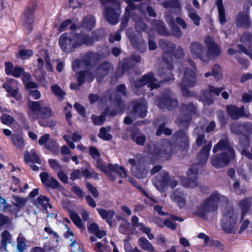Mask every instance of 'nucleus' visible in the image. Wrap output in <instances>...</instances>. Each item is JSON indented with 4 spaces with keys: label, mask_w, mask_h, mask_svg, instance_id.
I'll list each match as a JSON object with an SVG mask.
<instances>
[{
    "label": "nucleus",
    "mask_w": 252,
    "mask_h": 252,
    "mask_svg": "<svg viewBox=\"0 0 252 252\" xmlns=\"http://www.w3.org/2000/svg\"><path fill=\"white\" fill-rule=\"evenodd\" d=\"M204 43L207 48L205 53V63H208L211 60L217 59L220 55V47L215 43L212 37L207 36L205 39Z\"/></svg>",
    "instance_id": "6e6552de"
},
{
    "label": "nucleus",
    "mask_w": 252,
    "mask_h": 252,
    "mask_svg": "<svg viewBox=\"0 0 252 252\" xmlns=\"http://www.w3.org/2000/svg\"><path fill=\"white\" fill-rule=\"evenodd\" d=\"M211 149V143L209 142L206 145H204L198 154L196 159L197 163L199 164L206 163L209 156V152Z\"/></svg>",
    "instance_id": "bb28decb"
},
{
    "label": "nucleus",
    "mask_w": 252,
    "mask_h": 252,
    "mask_svg": "<svg viewBox=\"0 0 252 252\" xmlns=\"http://www.w3.org/2000/svg\"><path fill=\"white\" fill-rule=\"evenodd\" d=\"M240 145L244 148H247L250 145L249 138L245 135H242L239 140Z\"/></svg>",
    "instance_id": "338daca9"
},
{
    "label": "nucleus",
    "mask_w": 252,
    "mask_h": 252,
    "mask_svg": "<svg viewBox=\"0 0 252 252\" xmlns=\"http://www.w3.org/2000/svg\"><path fill=\"white\" fill-rule=\"evenodd\" d=\"M222 202L227 203V198L217 192H213L198 207L196 214L200 217H204L207 213L216 211L219 202Z\"/></svg>",
    "instance_id": "7ed1b4c3"
},
{
    "label": "nucleus",
    "mask_w": 252,
    "mask_h": 252,
    "mask_svg": "<svg viewBox=\"0 0 252 252\" xmlns=\"http://www.w3.org/2000/svg\"><path fill=\"white\" fill-rule=\"evenodd\" d=\"M103 7L104 19L111 25L119 22L121 14V3L118 0H99Z\"/></svg>",
    "instance_id": "f03ea898"
},
{
    "label": "nucleus",
    "mask_w": 252,
    "mask_h": 252,
    "mask_svg": "<svg viewBox=\"0 0 252 252\" xmlns=\"http://www.w3.org/2000/svg\"><path fill=\"white\" fill-rule=\"evenodd\" d=\"M44 105L43 100L38 101H33L29 100L28 102V107L32 112H39L41 109L42 107Z\"/></svg>",
    "instance_id": "a18cd8bd"
},
{
    "label": "nucleus",
    "mask_w": 252,
    "mask_h": 252,
    "mask_svg": "<svg viewBox=\"0 0 252 252\" xmlns=\"http://www.w3.org/2000/svg\"><path fill=\"white\" fill-rule=\"evenodd\" d=\"M96 210L101 217L103 219L106 220L110 226L112 227L113 226V224L111 220L115 215V212L112 210H107L100 208H97Z\"/></svg>",
    "instance_id": "c756f323"
},
{
    "label": "nucleus",
    "mask_w": 252,
    "mask_h": 252,
    "mask_svg": "<svg viewBox=\"0 0 252 252\" xmlns=\"http://www.w3.org/2000/svg\"><path fill=\"white\" fill-rule=\"evenodd\" d=\"M113 70V66L110 63L103 62L100 63L94 70L95 77L97 80H100L105 76L108 75Z\"/></svg>",
    "instance_id": "4be33fe9"
},
{
    "label": "nucleus",
    "mask_w": 252,
    "mask_h": 252,
    "mask_svg": "<svg viewBox=\"0 0 252 252\" xmlns=\"http://www.w3.org/2000/svg\"><path fill=\"white\" fill-rule=\"evenodd\" d=\"M1 238L2 244L4 247V250H6L7 244L11 243V235L8 230H4L2 233Z\"/></svg>",
    "instance_id": "5fc2aeb1"
},
{
    "label": "nucleus",
    "mask_w": 252,
    "mask_h": 252,
    "mask_svg": "<svg viewBox=\"0 0 252 252\" xmlns=\"http://www.w3.org/2000/svg\"><path fill=\"white\" fill-rule=\"evenodd\" d=\"M36 9V5H32L28 7L24 14V27L28 32H30L32 29V24L34 22L33 13Z\"/></svg>",
    "instance_id": "6ab92c4d"
},
{
    "label": "nucleus",
    "mask_w": 252,
    "mask_h": 252,
    "mask_svg": "<svg viewBox=\"0 0 252 252\" xmlns=\"http://www.w3.org/2000/svg\"><path fill=\"white\" fill-rule=\"evenodd\" d=\"M173 140L176 146L181 150L186 149L189 145V139L185 130L177 131L172 135Z\"/></svg>",
    "instance_id": "f3484780"
},
{
    "label": "nucleus",
    "mask_w": 252,
    "mask_h": 252,
    "mask_svg": "<svg viewBox=\"0 0 252 252\" xmlns=\"http://www.w3.org/2000/svg\"><path fill=\"white\" fill-rule=\"evenodd\" d=\"M172 200L179 206L180 208H182L186 205V199L185 198L183 193L175 190L171 195Z\"/></svg>",
    "instance_id": "7c9ffc66"
},
{
    "label": "nucleus",
    "mask_w": 252,
    "mask_h": 252,
    "mask_svg": "<svg viewBox=\"0 0 252 252\" xmlns=\"http://www.w3.org/2000/svg\"><path fill=\"white\" fill-rule=\"evenodd\" d=\"M189 7L190 8L188 9V15L193 21L194 24L196 26H199L201 17L197 14L196 10L191 5H189Z\"/></svg>",
    "instance_id": "c03bdc74"
},
{
    "label": "nucleus",
    "mask_w": 252,
    "mask_h": 252,
    "mask_svg": "<svg viewBox=\"0 0 252 252\" xmlns=\"http://www.w3.org/2000/svg\"><path fill=\"white\" fill-rule=\"evenodd\" d=\"M3 88L8 93V96H11L15 98L17 100H20L21 99V95L18 93V90L13 89L9 84L4 83L3 85Z\"/></svg>",
    "instance_id": "ea45409f"
},
{
    "label": "nucleus",
    "mask_w": 252,
    "mask_h": 252,
    "mask_svg": "<svg viewBox=\"0 0 252 252\" xmlns=\"http://www.w3.org/2000/svg\"><path fill=\"white\" fill-rule=\"evenodd\" d=\"M99 55L97 53L88 52L81 57L82 65L85 68H93L99 62Z\"/></svg>",
    "instance_id": "a211bd4d"
},
{
    "label": "nucleus",
    "mask_w": 252,
    "mask_h": 252,
    "mask_svg": "<svg viewBox=\"0 0 252 252\" xmlns=\"http://www.w3.org/2000/svg\"><path fill=\"white\" fill-rule=\"evenodd\" d=\"M78 38V34L65 33L60 36L59 43L63 52H72L76 47L80 46Z\"/></svg>",
    "instance_id": "423d86ee"
},
{
    "label": "nucleus",
    "mask_w": 252,
    "mask_h": 252,
    "mask_svg": "<svg viewBox=\"0 0 252 252\" xmlns=\"http://www.w3.org/2000/svg\"><path fill=\"white\" fill-rule=\"evenodd\" d=\"M141 62V57L139 55H132L131 57L124 59L120 64L123 68L128 70L134 66L136 63Z\"/></svg>",
    "instance_id": "393cba45"
},
{
    "label": "nucleus",
    "mask_w": 252,
    "mask_h": 252,
    "mask_svg": "<svg viewBox=\"0 0 252 252\" xmlns=\"http://www.w3.org/2000/svg\"><path fill=\"white\" fill-rule=\"evenodd\" d=\"M153 153L167 158L172 154L171 147L168 140L159 141L154 146Z\"/></svg>",
    "instance_id": "2eb2a0df"
},
{
    "label": "nucleus",
    "mask_w": 252,
    "mask_h": 252,
    "mask_svg": "<svg viewBox=\"0 0 252 252\" xmlns=\"http://www.w3.org/2000/svg\"><path fill=\"white\" fill-rule=\"evenodd\" d=\"M133 48L140 53L144 52L147 49V44L141 35H137L131 30L128 29L126 33Z\"/></svg>",
    "instance_id": "9b49d317"
},
{
    "label": "nucleus",
    "mask_w": 252,
    "mask_h": 252,
    "mask_svg": "<svg viewBox=\"0 0 252 252\" xmlns=\"http://www.w3.org/2000/svg\"><path fill=\"white\" fill-rule=\"evenodd\" d=\"M131 13L129 11L128 8H126L125 13L122 18V21L121 23L120 31H123L128 25V23L129 20V18L132 16Z\"/></svg>",
    "instance_id": "49530a36"
},
{
    "label": "nucleus",
    "mask_w": 252,
    "mask_h": 252,
    "mask_svg": "<svg viewBox=\"0 0 252 252\" xmlns=\"http://www.w3.org/2000/svg\"><path fill=\"white\" fill-rule=\"evenodd\" d=\"M132 19L134 21V27L136 31L139 32H144L148 33L150 29L148 26L144 22L142 18L139 17L135 13H132Z\"/></svg>",
    "instance_id": "b1692460"
},
{
    "label": "nucleus",
    "mask_w": 252,
    "mask_h": 252,
    "mask_svg": "<svg viewBox=\"0 0 252 252\" xmlns=\"http://www.w3.org/2000/svg\"><path fill=\"white\" fill-rule=\"evenodd\" d=\"M98 136L104 140H110L112 138L111 134L108 133L105 127H101Z\"/></svg>",
    "instance_id": "680f3d73"
},
{
    "label": "nucleus",
    "mask_w": 252,
    "mask_h": 252,
    "mask_svg": "<svg viewBox=\"0 0 252 252\" xmlns=\"http://www.w3.org/2000/svg\"><path fill=\"white\" fill-rule=\"evenodd\" d=\"M0 119L2 124L8 126L12 125L14 122V118L11 116L6 114H3L0 117Z\"/></svg>",
    "instance_id": "13d9d810"
},
{
    "label": "nucleus",
    "mask_w": 252,
    "mask_h": 252,
    "mask_svg": "<svg viewBox=\"0 0 252 252\" xmlns=\"http://www.w3.org/2000/svg\"><path fill=\"white\" fill-rule=\"evenodd\" d=\"M159 46L168 53H172L176 48L175 44L167 41V40H160L159 42Z\"/></svg>",
    "instance_id": "79ce46f5"
},
{
    "label": "nucleus",
    "mask_w": 252,
    "mask_h": 252,
    "mask_svg": "<svg viewBox=\"0 0 252 252\" xmlns=\"http://www.w3.org/2000/svg\"><path fill=\"white\" fill-rule=\"evenodd\" d=\"M226 110L229 116L233 120H237L240 117L245 116L244 106L238 108L235 105H228L226 107Z\"/></svg>",
    "instance_id": "a878e982"
},
{
    "label": "nucleus",
    "mask_w": 252,
    "mask_h": 252,
    "mask_svg": "<svg viewBox=\"0 0 252 252\" xmlns=\"http://www.w3.org/2000/svg\"><path fill=\"white\" fill-rule=\"evenodd\" d=\"M95 24V19L91 15L86 16L81 23V27L87 31H90L92 29Z\"/></svg>",
    "instance_id": "e433bc0d"
},
{
    "label": "nucleus",
    "mask_w": 252,
    "mask_h": 252,
    "mask_svg": "<svg viewBox=\"0 0 252 252\" xmlns=\"http://www.w3.org/2000/svg\"><path fill=\"white\" fill-rule=\"evenodd\" d=\"M216 4L218 9L220 22L223 25L226 22V18L222 0H217Z\"/></svg>",
    "instance_id": "a19ab883"
},
{
    "label": "nucleus",
    "mask_w": 252,
    "mask_h": 252,
    "mask_svg": "<svg viewBox=\"0 0 252 252\" xmlns=\"http://www.w3.org/2000/svg\"><path fill=\"white\" fill-rule=\"evenodd\" d=\"M114 108L109 112V115L115 116L121 114L125 109V104L123 101L120 98H116L113 104Z\"/></svg>",
    "instance_id": "2f4dec72"
},
{
    "label": "nucleus",
    "mask_w": 252,
    "mask_h": 252,
    "mask_svg": "<svg viewBox=\"0 0 252 252\" xmlns=\"http://www.w3.org/2000/svg\"><path fill=\"white\" fill-rule=\"evenodd\" d=\"M178 104L177 97L171 91L164 92L159 103V106L161 108H167L169 110L176 108Z\"/></svg>",
    "instance_id": "9d476101"
},
{
    "label": "nucleus",
    "mask_w": 252,
    "mask_h": 252,
    "mask_svg": "<svg viewBox=\"0 0 252 252\" xmlns=\"http://www.w3.org/2000/svg\"><path fill=\"white\" fill-rule=\"evenodd\" d=\"M86 69L85 71H81L76 73L75 76L79 86H81L84 83L85 79L88 82H92L95 77L94 70H93L92 68Z\"/></svg>",
    "instance_id": "5701e85b"
},
{
    "label": "nucleus",
    "mask_w": 252,
    "mask_h": 252,
    "mask_svg": "<svg viewBox=\"0 0 252 252\" xmlns=\"http://www.w3.org/2000/svg\"><path fill=\"white\" fill-rule=\"evenodd\" d=\"M234 158L230 157L226 152H222L211 158V164L216 168H222L228 165L230 160Z\"/></svg>",
    "instance_id": "dca6fc26"
},
{
    "label": "nucleus",
    "mask_w": 252,
    "mask_h": 252,
    "mask_svg": "<svg viewBox=\"0 0 252 252\" xmlns=\"http://www.w3.org/2000/svg\"><path fill=\"white\" fill-rule=\"evenodd\" d=\"M189 52L194 59H199L205 63L206 48L201 43L198 41H192L189 46Z\"/></svg>",
    "instance_id": "f8f14e48"
},
{
    "label": "nucleus",
    "mask_w": 252,
    "mask_h": 252,
    "mask_svg": "<svg viewBox=\"0 0 252 252\" xmlns=\"http://www.w3.org/2000/svg\"><path fill=\"white\" fill-rule=\"evenodd\" d=\"M161 4L166 9H181L182 8L181 1L179 0H165Z\"/></svg>",
    "instance_id": "f704fd0d"
},
{
    "label": "nucleus",
    "mask_w": 252,
    "mask_h": 252,
    "mask_svg": "<svg viewBox=\"0 0 252 252\" xmlns=\"http://www.w3.org/2000/svg\"><path fill=\"white\" fill-rule=\"evenodd\" d=\"M162 133H164V134L166 135H170L172 133V131L171 129L165 126V123H163L159 125L156 132V134L158 136H159Z\"/></svg>",
    "instance_id": "3c124183"
},
{
    "label": "nucleus",
    "mask_w": 252,
    "mask_h": 252,
    "mask_svg": "<svg viewBox=\"0 0 252 252\" xmlns=\"http://www.w3.org/2000/svg\"><path fill=\"white\" fill-rule=\"evenodd\" d=\"M96 166L101 171L104 172L110 181H114L118 176L120 178L127 177L126 171L123 166L118 164H109L107 166L103 164L100 159H97Z\"/></svg>",
    "instance_id": "20e7f679"
},
{
    "label": "nucleus",
    "mask_w": 252,
    "mask_h": 252,
    "mask_svg": "<svg viewBox=\"0 0 252 252\" xmlns=\"http://www.w3.org/2000/svg\"><path fill=\"white\" fill-rule=\"evenodd\" d=\"M105 117V115L101 114V115L99 116H92V119L93 123L95 125H101L104 122Z\"/></svg>",
    "instance_id": "774afa93"
},
{
    "label": "nucleus",
    "mask_w": 252,
    "mask_h": 252,
    "mask_svg": "<svg viewBox=\"0 0 252 252\" xmlns=\"http://www.w3.org/2000/svg\"><path fill=\"white\" fill-rule=\"evenodd\" d=\"M162 58L165 63L164 66L166 69L165 72L163 71L164 69H160L159 70V73L161 77L164 78L165 75L169 76L171 74V69L173 68V65L170 61L165 58L164 55H163Z\"/></svg>",
    "instance_id": "37998d69"
},
{
    "label": "nucleus",
    "mask_w": 252,
    "mask_h": 252,
    "mask_svg": "<svg viewBox=\"0 0 252 252\" xmlns=\"http://www.w3.org/2000/svg\"><path fill=\"white\" fill-rule=\"evenodd\" d=\"M78 41L80 43V45L83 43L87 45H92L94 42V37L87 35L83 36L78 35Z\"/></svg>",
    "instance_id": "603ef678"
},
{
    "label": "nucleus",
    "mask_w": 252,
    "mask_h": 252,
    "mask_svg": "<svg viewBox=\"0 0 252 252\" xmlns=\"http://www.w3.org/2000/svg\"><path fill=\"white\" fill-rule=\"evenodd\" d=\"M212 75L216 80H219L221 77L220 67L219 64H216L214 65L212 68Z\"/></svg>",
    "instance_id": "69168bd1"
},
{
    "label": "nucleus",
    "mask_w": 252,
    "mask_h": 252,
    "mask_svg": "<svg viewBox=\"0 0 252 252\" xmlns=\"http://www.w3.org/2000/svg\"><path fill=\"white\" fill-rule=\"evenodd\" d=\"M224 151V152L227 153V155H230V157L235 158V151L233 148V146L228 141V139H222L216 145L213 149V152L216 153L219 151Z\"/></svg>",
    "instance_id": "412c9836"
},
{
    "label": "nucleus",
    "mask_w": 252,
    "mask_h": 252,
    "mask_svg": "<svg viewBox=\"0 0 252 252\" xmlns=\"http://www.w3.org/2000/svg\"><path fill=\"white\" fill-rule=\"evenodd\" d=\"M138 244L143 250L154 252L155 249L152 244L145 238L141 237L138 240Z\"/></svg>",
    "instance_id": "58836bf2"
},
{
    "label": "nucleus",
    "mask_w": 252,
    "mask_h": 252,
    "mask_svg": "<svg viewBox=\"0 0 252 252\" xmlns=\"http://www.w3.org/2000/svg\"><path fill=\"white\" fill-rule=\"evenodd\" d=\"M241 210V220H242L245 215L249 212L251 207V200L249 198H245L239 203Z\"/></svg>",
    "instance_id": "72a5a7b5"
},
{
    "label": "nucleus",
    "mask_w": 252,
    "mask_h": 252,
    "mask_svg": "<svg viewBox=\"0 0 252 252\" xmlns=\"http://www.w3.org/2000/svg\"><path fill=\"white\" fill-rule=\"evenodd\" d=\"M131 171L134 176L136 178L143 179L147 177L148 169L145 167L140 165H137L136 167H132Z\"/></svg>",
    "instance_id": "473e14b6"
},
{
    "label": "nucleus",
    "mask_w": 252,
    "mask_h": 252,
    "mask_svg": "<svg viewBox=\"0 0 252 252\" xmlns=\"http://www.w3.org/2000/svg\"><path fill=\"white\" fill-rule=\"evenodd\" d=\"M147 114V105L143 101H134L132 110L130 113L131 117L136 119L137 118H143Z\"/></svg>",
    "instance_id": "aec40b11"
},
{
    "label": "nucleus",
    "mask_w": 252,
    "mask_h": 252,
    "mask_svg": "<svg viewBox=\"0 0 252 252\" xmlns=\"http://www.w3.org/2000/svg\"><path fill=\"white\" fill-rule=\"evenodd\" d=\"M222 90V88L209 85L207 89L202 90L199 100L205 105H210L214 102L215 95H219Z\"/></svg>",
    "instance_id": "1a4fd4ad"
},
{
    "label": "nucleus",
    "mask_w": 252,
    "mask_h": 252,
    "mask_svg": "<svg viewBox=\"0 0 252 252\" xmlns=\"http://www.w3.org/2000/svg\"><path fill=\"white\" fill-rule=\"evenodd\" d=\"M131 138L137 144L140 145L144 144L146 139L144 135L135 132L131 135Z\"/></svg>",
    "instance_id": "8fccbe9b"
},
{
    "label": "nucleus",
    "mask_w": 252,
    "mask_h": 252,
    "mask_svg": "<svg viewBox=\"0 0 252 252\" xmlns=\"http://www.w3.org/2000/svg\"><path fill=\"white\" fill-rule=\"evenodd\" d=\"M24 159L26 162L31 161L39 164L41 163L40 159L34 150H31V153L26 151L24 155Z\"/></svg>",
    "instance_id": "c9c22d12"
},
{
    "label": "nucleus",
    "mask_w": 252,
    "mask_h": 252,
    "mask_svg": "<svg viewBox=\"0 0 252 252\" xmlns=\"http://www.w3.org/2000/svg\"><path fill=\"white\" fill-rule=\"evenodd\" d=\"M197 174L198 169L195 166H192L187 171V176L189 180L193 179L197 180Z\"/></svg>",
    "instance_id": "052dcab7"
},
{
    "label": "nucleus",
    "mask_w": 252,
    "mask_h": 252,
    "mask_svg": "<svg viewBox=\"0 0 252 252\" xmlns=\"http://www.w3.org/2000/svg\"><path fill=\"white\" fill-rule=\"evenodd\" d=\"M70 218L73 221V223L79 228H83V224L80 217L74 212L71 213L70 214Z\"/></svg>",
    "instance_id": "4d7b16f0"
},
{
    "label": "nucleus",
    "mask_w": 252,
    "mask_h": 252,
    "mask_svg": "<svg viewBox=\"0 0 252 252\" xmlns=\"http://www.w3.org/2000/svg\"><path fill=\"white\" fill-rule=\"evenodd\" d=\"M236 222V216L234 213L233 211H229L222 219V228L227 233H232L235 229Z\"/></svg>",
    "instance_id": "ddd939ff"
},
{
    "label": "nucleus",
    "mask_w": 252,
    "mask_h": 252,
    "mask_svg": "<svg viewBox=\"0 0 252 252\" xmlns=\"http://www.w3.org/2000/svg\"><path fill=\"white\" fill-rule=\"evenodd\" d=\"M153 183L158 190L163 192L169 186L172 188L176 187L178 182L175 178L170 176L168 172L163 170L154 177Z\"/></svg>",
    "instance_id": "39448f33"
},
{
    "label": "nucleus",
    "mask_w": 252,
    "mask_h": 252,
    "mask_svg": "<svg viewBox=\"0 0 252 252\" xmlns=\"http://www.w3.org/2000/svg\"><path fill=\"white\" fill-rule=\"evenodd\" d=\"M49 198L45 196H40L37 198V203L41 205L43 208L46 209L47 206H49L51 208V205L49 204Z\"/></svg>",
    "instance_id": "6e6d98bb"
},
{
    "label": "nucleus",
    "mask_w": 252,
    "mask_h": 252,
    "mask_svg": "<svg viewBox=\"0 0 252 252\" xmlns=\"http://www.w3.org/2000/svg\"><path fill=\"white\" fill-rule=\"evenodd\" d=\"M182 185L185 188H193L198 186L197 180L192 179L189 180V178H182L181 180Z\"/></svg>",
    "instance_id": "de8ad7c7"
},
{
    "label": "nucleus",
    "mask_w": 252,
    "mask_h": 252,
    "mask_svg": "<svg viewBox=\"0 0 252 252\" xmlns=\"http://www.w3.org/2000/svg\"><path fill=\"white\" fill-rule=\"evenodd\" d=\"M154 26L157 32L162 35H166L168 33L163 22L156 20L154 22Z\"/></svg>",
    "instance_id": "09e8293b"
},
{
    "label": "nucleus",
    "mask_w": 252,
    "mask_h": 252,
    "mask_svg": "<svg viewBox=\"0 0 252 252\" xmlns=\"http://www.w3.org/2000/svg\"><path fill=\"white\" fill-rule=\"evenodd\" d=\"M26 249L25 239L23 237H19L17 238V250L18 252H23Z\"/></svg>",
    "instance_id": "e2e57ef3"
},
{
    "label": "nucleus",
    "mask_w": 252,
    "mask_h": 252,
    "mask_svg": "<svg viewBox=\"0 0 252 252\" xmlns=\"http://www.w3.org/2000/svg\"><path fill=\"white\" fill-rule=\"evenodd\" d=\"M44 148L51 152H56L58 149L56 141L53 139H50Z\"/></svg>",
    "instance_id": "bf43d9fd"
},
{
    "label": "nucleus",
    "mask_w": 252,
    "mask_h": 252,
    "mask_svg": "<svg viewBox=\"0 0 252 252\" xmlns=\"http://www.w3.org/2000/svg\"><path fill=\"white\" fill-rule=\"evenodd\" d=\"M194 133L196 136V144L198 146L200 147L203 144H205L204 145H206L208 143L210 142L211 147H212V141H207L205 138L204 132L202 127H196L194 130Z\"/></svg>",
    "instance_id": "c85d7f7f"
},
{
    "label": "nucleus",
    "mask_w": 252,
    "mask_h": 252,
    "mask_svg": "<svg viewBox=\"0 0 252 252\" xmlns=\"http://www.w3.org/2000/svg\"><path fill=\"white\" fill-rule=\"evenodd\" d=\"M191 67H186L184 70L183 76L180 86L183 95L185 96H191L192 92L188 90L193 88L197 84V69L195 63L191 60H189Z\"/></svg>",
    "instance_id": "f257e3e1"
},
{
    "label": "nucleus",
    "mask_w": 252,
    "mask_h": 252,
    "mask_svg": "<svg viewBox=\"0 0 252 252\" xmlns=\"http://www.w3.org/2000/svg\"><path fill=\"white\" fill-rule=\"evenodd\" d=\"M41 116L44 119H48L51 116V110L47 106L44 105L39 111Z\"/></svg>",
    "instance_id": "0e129e2a"
},
{
    "label": "nucleus",
    "mask_w": 252,
    "mask_h": 252,
    "mask_svg": "<svg viewBox=\"0 0 252 252\" xmlns=\"http://www.w3.org/2000/svg\"><path fill=\"white\" fill-rule=\"evenodd\" d=\"M51 90L55 95L60 97L62 99L63 98L64 95L65 94V92L57 84L52 85L51 86Z\"/></svg>",
    "instance_id": "864d4df0"
},
{
    "label": "nucleus",
    "mask_w": 252,
    "mask_h": 252,
    "mask_svg": "<svg viewBox=\"0 0 252 252\" xmlns=\"http://www.w3.org/2000/svg\"><path fill=\"white\" fill-rule=\"evenodd\" d=\"M155 81L156 79L153 73H149L144 75L140 79L136 80L132 84V87L134 89V88H140L149 84L148 87L150 88V90H152L155 88H158L159 87V84L155 83Z\"/></svg>",
    "instance_id": "4468645a"
},
{
    "label": "nucleus",
    "mask_w": 252,
    "mask_h": 252,
    "mask_svg": "<svg viewBox=\"0 0 252 252\" xmlns=\"http://www.w3.org/2000/svg\"><path fill=\"white\" fill-rule=\"evenodd\" d=\"M11 140L15 147L19 150H23L24 148L25 143L22 137L19 134H12Z\"/></svg>",
    "instance_id": "4c0bfd02"
},
{
    "label": "nucleus",
    "mask_w": 252,
    "mask_h": 252,
    "mask_svg": "<svg viewBox=\"0 0 252 252\" xmlns=\"http://www.w3.org/2000/svg\"><path fill=\"white\" fill-rule=\"evenodd\" d=\"M251 21L248 14L246 12H240L237 15L235 23L237 27L249 28Z\"/></svg>",
    "instance_id": "cd10ccee"
},
{
    "label": "nucleus",
    "mask_w": 252,
    "mask_h": 252,
    "mask_svg": "<svg viewBox=\"0 0 252 252\" xmlns=\"http://www.w3.org/2000/svg\"><path fill=\"white\" fill-rule=\"evenodd\" d=\"M180 111L182 115L177 120L176 123L179 124L181 127H188L191 120V116L195 113L196 107L191 102L188 104L184 103L181 105Z\"/></svg>",
    "instance_id": "0eeeda50"
}]
</instances>
